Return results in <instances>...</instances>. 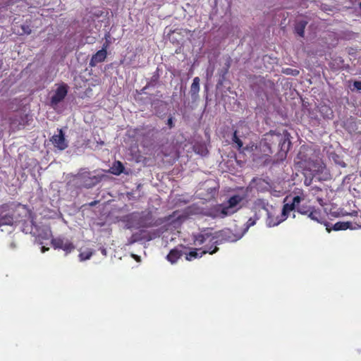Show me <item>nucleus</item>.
Masks as SVG:
<instances>
[{
  "label": "nucleus",
  "instance_id": "obj_1",
  "mask_svg": "<svg viewBox=\"0 0 361 361\" xmlns=\"http://www.w3.org/2000/svg\"><path fill=\"white\" fill-rule=\"evenodd\" d=\"M305 196L303 192H301L300 195L295 196L290 203H284L281 214H277L272 206H269L267 202L262 200H258L257 204L267 211L266 225L271 228L276 226L284 221L288 217L290 212L295 210L299 204L305 200Z\"/></svg>",
  "mask_w": 361,
  "mask_h": 361
},
{
  "label": "nucleus",
  "instance_id": "obj_2",
  "mask_svg": "<svg viewBox=\"0 0 361 361\" xmlns=\"http://www.w3.org/2000/svg\"><path fill=\"white\" fill-rule=\"evenodd\" d=\"M243 236L241 232L233 233L229 229H225L219 232H212L211 229H205L199 234L194 236V242L196 245H201L204 243H210L212 247L217 245L220 241L235 242Z\"/></svg>",
  "mask_w": 361,
  "mask_h": 361
},
{
  "label": "nucleus",
  "instance_id": "obj_3",
  "mask_svg": "<svg viewBox=\"0 0 361 361\" xmlns=\"http://www.w3.org/2000/svg\"><path fill=\"white\" fill-rule=\"evenodd\" d=\"M276 145L280 150L286 154L290 147L288 135L274 133L266 134L260 142V147L265 154H268L272 153V147Z\"/></svg>",
  "mask_w": 361,
  "mask_h": 361
},
{
  "label": "nucleus",
  "instance_id": "obj_4",
  "mask_svg": "<svg viewBox=\"0 0 361 361\" xmlns=\"http://www.w3.org/2000/svg\"><path fill=\"white\" fill-rule=\"evenodd\" d=\"M243 200L240 195L232 196L226 203L218 204L211 208L209 215L214 219H223L236 212L240 207L238 204Z\"/></svg>",
  "mask_w": 361,
  "mask_h": 361
},
{
  "label": "nucleus",
  "instance_id": "obj_5",
  "mask_svg": "<svg viewBox=\"0 0 361 361\" xmlns=\"http://www.w3.org/2000/svg\"><path fill=\"white\" fill-rule=\"evenodd\" d=\"M74 180L77 184L85 188H92L101 180V177L92 173L82 170L75 176Z\"/></svg>",
  "mask_w": 361,
  "mask_h": 361
},
{
  "label": "nucleus",
  "instance_id": "obj_6",
  "mask_svg": "<svg viewBox=\"0 0 361 361\" xmlns=\"http://www.w3.org/2000/svg\"><path fill=\"white\" fill-rule=\"evenodd\" d=\"M68 87L66 84L58 85L57 88L51 97L50 103L52 107L55 108L64 99L68 93Z\"/></svg>",
  "mask_w": 361,
  "mask_h": 361
},
{
  "label": "nucleus",
  "instance_id": "obj_7",
  "mask_svg": "<svg viewBox=\"0 0 361 361\" xmlns=\"http://www.w3.org/2000/svg\"><path fill=\"white\" fill-rule=\"evenodd\" d=\"M14 220L13 212L8 204L0 207V228L3 226H12Z\"/></svg>",
  "mask_w": 361,
  "mask_h": 361
},
{
  "label": "nucleus",
  "instance_id": "obj_8",
  "mask_svg": "<svg viewBox=\"0 0 361 361\" xmlns=\"http://www.w3.org/2000/svg\"><path fill=\"white\" fill-rule=\"evenodd\" d=\"M51 244L55 249H61L66 254L74 250L75 247L73 243L65 237H57L51 239Z\"/></svg>",
  "mask_w": 361,
  "mask_h": 361
},
{
  "label": "nucleus",
  "instance_id": "obj_9",
  "mask_svg": "<svg viewBox=\"0 0 361 361\" xmlns=\"http://www.w3.org/2000/svg\"><path fill=\"white\" fill-rule=\"evenodd\" d=\"M204 249H193L189 253L186 254L185 259L188 261H192V259L200 258L203 255L206 253L214 254L218 250V247H215L214 249L212 250V245L209 246L210 243H205Z\"/></svg>",
  "mask_w": 361,
  "mask_h": 361
},
{
  "label": "nucleus",
  "instance_id": "obj_10",
  "mask_svg": "<svg viewBox=\"0 0 361 361\" xmlns=\"http://www.w3.org/2000/svg\"><path fill=\"white\" fill-rule=\"evenodd\" d=\"M298 159H300L301 161L303 162L305 169L310 171L312 175L319 172L322 168L320 162L318 160H311L310 159L307 160L306 158H305L301 150L298 154Z\"/></svg>",
  "mask_w": 361,
  "mask_h": 361
},
{
  "label": "nucleus",
  "instance_id": "obj_11",
  "mask_svg": "<svg viewBox=\"0 0 361 361\" xmlns=\"http://www.w3.org/2000/svg\"><path fill=\"white\" fill-rule=\"evenodd\" d=\"M51 142L59 150H63L68 147V142L65 139L61 129L58 130L57 134L52 136Z\"/></svg>",
  "mask_w": 361,
  "mask_h": 361
},
{
  "label": "nucleus",
  "instance_id": "obj_12",
  "mask_svg": "<svg viewBox=\"0 0 361 361\" xmlns=\"http://www.w3.org/2000/svg\"><path fill=\"white\" fill-rule=\"evenodd\" d=\"M34 228L35 231H34L32 228L31 232L36 233L37 237L42 240H48L52 236L51 229L48 226L37 227L35 225Z\"/></svg>",
  "mask_w": 361,
  "mask_h": 361
},
{
  "label": "nucleus",
  "instance_id": "obj_13",
  "mask_svg": "<svg viewBox=\"0 0 361 361\" xmlns=\"http://www.w3.org/2000/svg\"><path fill=\"white\" fill-rule=\"evenodd\" d=\"M106 57V51L105 49H102L98 51L94 55L92 56L90 65L91 66H95L98 63H101L104 61Z\"/></svg>",
  "mask_w": 361,
  "mask_h": 361
},
{
  "label": "nucleus",
  "instance_id": "obj_14",
  "mask_svg": "<svg viewBox=\"0 0 361 361\" xmlns=\"http://www.w3.org/2000/svg\"><path fill=\"white\" fill-rule=\"evenodd\" d=\"M110 171L111 173L118 176L124 172V166L121 161H116L113 163L111 167L110 168Z\"/></svg>",
  "mask_w": 361,
  "mask_h": 361
},
{
  "label": "nucleus",
  "instance_id": "obj_15",
  "mask_svg": "<svg viewBox=\"0 0 361 361\" xmlns=\"http://www.w3.org/2000/svg\"><path fill=\"white\" fill-rule=\"evenodd\" d=\"M200 91V78L195 77L190 87V94L192 97L196 98Z\"/></svg>",
  "mask_w": 361,
  "mask_h": 361
},
{
  "label": "nucleus",
  "instance_id": "obj_16",
  "mask_svg": "<svg viewBox=\"0 0 361 361\" xmlns=\"http://www.w3.org/2000/svg\"><path fill=\"white\" fill-rule=\"evenodd\" d=\"M182 255L181 251L178 249H173L167 255V259L171 263L174 264Z\"/></svg>",
  "mask_w": 361,
  "mask_h": 361
},
{
  "label": "nucleus",
  "instance_id": "obj_17",
  "mask_svg": "<svg viewBox=\"0 0 361 361\" xmlns=\"http://www.w3.org/2000/svg\"><path fill=\"white\" fill-rule=\"evenodd\" d=\"M351 223L346 221H339L336 223L334 225L333 229L334 231H342V230H346L350 227Z\"/></svg>",
  "mask_w": 361,
  "mask_h": 361
},
{
  "label": "nucleus",
  "instance_id": "obj_18",
  "mask_svg": "<svg viewBox=\"0 0 361 361\" xmlns=\"http://www.w3.org/2000/svg\"><path fill=\"white\" fill-rule=\"evenodd\" d=\"M306 25H307V22L305 20H300L297 23V24L295 25V32H297V34L299 36L303 37L305 27Z\"/></svg>",
  "mask_w": 361,
  "mask_h": 361
},
{
  "label": "nucleus",
  "instance_id": "obj_19",
  "mask_svg": "<svg viewBox=\"0 0 361 361\" xmlns=\"http://www.w3.org/2000/svg\"><path fill=\"white\" fill-rule=\"evenodd\" d=\"M308 217L313 221L321 223V214L317 210H312L308 214Z\"/></svg>",
  "mask_w": 361,
  "mask_h": 361
},
{
  "label": "nucleus",
  "instance_id": "obj_20",
  "mask_svg": "<svg viewBox=\"0 0 361 361\" xmlns=\"http://www.w3.org/2000/svg\"><path fill=\"white\" fill-rule=\"evenodd\" d=\"M238 134H239V130H236L233 133V141L235 144H237L238 149H240L243 147V142L240 140Z\"/></svg>",
  "mask_w": 361,
  "mask_h": 361
},
{
  "label": "nucleus",
  "instance_id": "obj_21",
  "mask_svg": "<svg viewBox=\"0 0 361 361\" xmlns=\"http://www.w3.org/2000/svg\"><path fill=\"white\" fill-rule=\"evenodd\" d=\"M92 254L93 252L91 250H87L84 252H82L79 255L80 261L89 259L92 255Z\"/></svg>",
  "mask_w": 361,
  "mask_h": 361
},
{
  "label": "nucleus",
  "instance_id": "obj_22",
  "mask_svg": "<svg viewBox=\"0 0 361 361\" xmlns=\"http://www.w3.org/2000/svg\"><path fill=\"white\" fill-rule=\"evenodd\" d=\"M256 219L253 218H250L246 224H245V228H243V231L241 232V233H243V235L245 234V233L248 231L250 226H252L255 224Z\"/></svg>",
  "mask_w": 361,
  "mask_h": 361
},
{
  "label": "nucleus",
  "instance_id": "obj_23",
  "mask_svg": "<svg viewBox=\"0 0 361 361\" xmlns=\"http://www.w3.org/2000/svg\"><path fill=\"white\" fill-rule=\"evenodd\" d=\"M142 239V238L140 237V235L137 233L133 234L130 238L128 239V244H133L135 242L139 241Z\"/></svg>",
  "mask_w": 361,
  "mask_h": 361
},
{
  "label": "nucleus",
  "instance_id": "obj_24",
  "mask_svg": "<svg viewBox=\"0 0 361 361\" xmlns=\"http://www.w3.org/2000/svg\"><path fill=\"white\" fill-rule=\"evenodd\" d=\"M256 149H257V146H255V145H251L246 146L245 148L243 149V151L252 152Z\"/></svg>",
  "mask_w": 361,
  "mask_h": 361
},
{
  "label": "nucleus",
  "instance_id": "obj_25",
  "mask_svg": "<svg viewBox=\"0 0 361 361\" xmlns=\"http://www.w3.org/2000/svg\"><path fill=\"white\" fill-rule=\"evenodd\" d=\"M213 72H214V68L213 67H209L207 69V78H210L212 76Z\"/></svg>",
  "mask_w": 361,
  "mask_h": 361
},
{
  "label": "nucleus",
  "instance_id": "obj_26",
  "mask_svg": "<svg viewBox=\"0 0 361 361\" xmlns=\"http://www.w3.org/2000/svg\"><path fill=\"white\" fill-rule=\"evenodd\" d=\"M167 124L169 126L170 128L173 127V117L170 116L167 120Z\"/></svg>",
  "mask_w": 361,
  "mask_h": 361
},
{
  "label": "nucleus",
  "instance_id": "obj_27",
  "mask_svg": "<svg viewBox=\"0 0 361 361\" xmlns=\"http://www.w3.org/2000/svg\"><path fill=\"white\" fill-rule=\"evenodd\" d=\"M354 87L358 90H361V81H355L354 82V84H353Z\"/></svg>",
  "mask_w": 361,
  "mask_h": 361
},
{
  "label": "nucleus",
  "instance_id": "obj_28",
  "mask_svg": "<svg viewBox=\"0 0 361 361\" xmlns=\"http://www.w3.org/2000/svg\"><path fill=\"white\" fill-rule=\"evenodd\" d=\"M22 29L25 34H30L31 32V30L28 26H22Z\"/></svg>",
  "mask_w": 361,
  "mask_h": 361
},
{
  "label": "nucleus",
  "instance_id": "obj_29",
  "mask_svg": "<svg viewBox=\"0 0 361 361\" xmlns=\"http://www.w3.org/2000/svg\"><path fill=\"white\" fill-rule=\"evenodd\" d=\"M130 219H135L140 217V214L139 213H133L130 214Z\"/></svg>",
  "mask_w": 361,
  "mask_h": 361
},
{
  "label": "nucleus",
  "instance_id": "obj_30",
  "mask_svg": "<svg viewBox=\"0 0 361 361\" xmlns=\"http://www.w3.org/2000/svg\"><path fill=\"white\" fill-rule=\"evenodd\" d=\"M298 212L302 214H307V211H305L302 208H298Z\"/></svg>",
  "mask_w": 361,
  "mask_h": 361
},
{
  "label": "nucleus",
  "instance_id": "obj_31",
  "mask_svg": "<svg viewBox=\"0 0 361 361\" xmlns=\"http://www.w3.org/2000/svg\"><path fill=\"white\" fill-rule=\"evenodd\" d=\"M311 182H312V180L311 179H309L307 178H306L304 180V183L306 185H310L311 184Z\"/></svg>",
  "mask_w": 361,
  "mask_h": 361
},
{
  "label": "nucleus",
  "instance_id": "obj_32",
  "mask_svg": "<svg viewBox=\"0 0 361 361\" xmlns=\"http://www.w3.org/2000/svg\"><path fill=\"white\" fill-rule=\"evenodd\" d=\"M101 252L102 253L103 255H106V250L105 248H101Z\"/></svg>",
  "mask_w": 361,
  "mask_h": 361
},
{
  "label": "nucleus",
  "instance_id": "obj_33",
  "mask_svg": "<svg viewBox=\"0 0 361 361\" xmlns=\"http://www.w3.org/2000/svg\"><path fill=\"white\" fill-rule=\"evenodd\" d=\"M132 257H133L135 260H137V261H140V257H139V256H137V255H136L133 254V255H132Z\"/></svg>",
  "mask_w": 361,
  "mask_h": 361
},
{
  "label": "nucleus",
  "instance_id": "obj_34",
  "mask_svg": "<svg viewBox=\"0 0 361 361\" xmlns=\"http://www.w3.org/2000/svg\"><path fill=\"white\" fill-rule=\"evenodd\" d=\"M41 250L42 252H45L47 250H48V248H46L45 247H42Z\"/></svg>",
  "mask_w": 361,
  "mask_h": 361
},
{
  "label": "nucleus",
  "instance_id": "obj_35",
  "mask_svg": "<svg viewBox=\"0 0 361 361\" xmlns=\"http://www.w3.org/2000/svg\"><path fill=\"white\" fill-rule=\"evenodd\" d=\"M10 246H11V248H15L16 247V245H15L14 243H11Z\"/></svg>",
  "mask_w": 361,
  "mask_h": 361
},
{
  "label": "nucleus",
  "instance_id": "obj_36",
  "mask_svg": "<svg viewBox=\"0 0 361 361\" xmlns=\"http://www.w3.org/2000/svg\"><path fill=\"white\" fill-rule=\"evenodd\" d=\"M154 237H155V236H153V237H152V236H150V237H149V238H147V240H152V239L153 238H154Z\"/></svg>",
  "mask_w": 361,
  "mask_h": 361
},
{
  "label": "nucleus",
  "instance_id": "obj_37",
  "mask_svg": "<svg viewBox=\"0 0 361 361\" xmlns=\"http://www.w3.org/2000/svg\"><path fill=\"white\" fill-rule=\"evenodd\" d=\"M94 204H95V202H92V203H90V205H91V206H93V205H94Z\"/></svg>",
  "mask_w": 361,
  "mask_h": 361
},
{
  "label": "nucleus",
  "instance_id": "obj_38",
  "mask_svg": "<svg viewBox=\"0 0 361 361\" xmlns=\"http://www.w3.org/2000/svg\"><path fill=\"white\" fill-rule=\"evenodd\" d=\"M326 230H327V231H328V232H330V231H331V229H330V228H326Z\"/></svg>",
  "mask_w": 361,
  "mask_h": 361
},
{
  "label": "nucleus",
  "instance_id": "obj_39",
  "mask_svg": "<svg viewBox=\"0 0 361 361\" xmlns=\"http://www.w3.org/2000/svg\"><path fill=\"white\" fill-rule=\"evenodd\" d=\"M295 73H294L293 75H296L297 73H298V71H295Z\"/></svg>",
  "mask_w": 361,
  "mask_h": 361
},
{
  "label": "nucleus",
  "instance_id": "obj_40",
  "mask_svg": "<svg viewBox=\"0 0 361 361\" xmlns=\"http://www.w3.org/2000/svg\"><path fill=\"white\" fill-rule=\"evenodd\" d=\"M287 199H288V197L285 198L284 202H286L287 201Z\"/></svg>",
  "mask_w": 361,
  "mask_h": 361
}]
</instances>
